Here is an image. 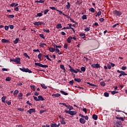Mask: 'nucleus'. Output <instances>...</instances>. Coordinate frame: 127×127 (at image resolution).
<instances>
[{
	"label": "nucleus",
	"instance_id": "nucleus-9",
	"mask_svg": "<svg viewBox=\"0 0 127 127\" xmlns=\"http://www.w3.org/2000/svg\"><path fill=\"white\" fill-rule=\"evenodd\" d=\"M15 62L16 63V64H20V58H16L15 59Z\"/></svg>",
	"mask_w": 127,
	"mask_h": 127
},
{
	"label": "nucleus",
	"instance_id": "nucleus-26",
	"mask_svg": "<svg viewBox=\"0 0 127 127\" xmlns=\"http://www.w3.org/2000/svg\"><path fill=\"white\" fill-rule=\"evenodd\" d=\"M42 12H43V11H41V12L38 13L37 14L36 17H37V16H38L39 17H40L41 16H42V15H43Z\"/></svg>",
	"mask_w": 127,
	"mask_h": 127
},
{
	"label": "nucleus",
	"instance_id": "nucleus-31",
	"mask_svg": "<svg viewBox=\"0 0 127 127\" xmlns=\"http://www.w3.org/2000/svg\"><path fill=\"white\" fill-rule=\"evenodd\" d=\"M100 85H101V86H102L103 87H105V86H106V83L104 81L101 82Z\"/></svg>",
	"mask_w": 127,
	"mask_h": 127
},
{
	"label": "nucleus",
	"instance_id": "nucleus-28",
	"mask_svg": "<svg viewBox=\"0 0 127 127\" xmlns=\"http://www.w3.org/2000/svg\"><path fill=\"white\" fill-rule=\"evenodd\" d=\"M31 89L35 91V85H33L30 86Z\"/></svg>",
	"mask_w": 127,
	"mask_h": 127
},
{
	"label": "nucleus",
	"instance_id": "nucleus-12",
	"mask_svg": "<svg viewBox=\"0 0 127 127\" xmlns=\"http://www.w3.org/2000/svg\"><path fill=\"white\" fill-rule=\"evenodd\" d=\"M1 42L2 43H9V41L8 40H6L5 39H2L1 40Z\"/></svg>",
	"mask_w": 127,
	"mask_h": 127
},
{
	"label": "nucleus",
	"instance_id": "nucleus-54",
	"mask_svg": "<svg viewBox=\"0 0 127 127\" xmlns=\"http://www.w3.org/2000/svg\"><path fill=\"white\" fill-rule=\"evenodd\" d=\"M45 112H46V110H40V115H42V114H43V113H45Z\"/></svg>",
	"mask_w": 127,
	"mask_h": 127
},
{
	"label": "nucleus",
	"instance_id": "nucleus-37",
	"mask_svg": "<svg viewBox=\"0 0 127 127\" xmlns=\"http://www.w3.org/2000/svg\"><path fill=\"white\" fill-rule=\"evenodd\" d=\"M57 28L60 29L62 28V25H61V24H59L57 25Z\"/></svg>",
	"mask_w": 127,
	"mask_h": 127
},
{
	"label": "nucleus",
	"instance_id": "nucleus-18",
	"mask_svg": "<svg viewBox=\"0 0 127 127\" xmlns=\"http://www.w3.org/2000/svg\"><path fill=\"white\" fill-rule=\"evenodd\" d=\"M60 92L61 93V94H62L63 95H64V96H68V93L64 92L63 90H60Z\"/></svg>",
	"mask_w": 127,
	"mask_h": 127
},
{
	"label": "nucleus",
	"instance_id": "nucleus-50",
	"mask_svg": "<svg viewBox=\"0 0 127 127\" xmlns=\"http://www.w3.org/2000/svg\"><path fill=\"white\" fill-rule=\"evenodd\" d=\"M118 93H119V92L118 91H111V93L112 94V95H115V94H118Z\"/></svg>",
	"mask_w": 127,
	"mask_h": 127
},
{
	"label": "nucleus",
	"instance_id": "nucleus-10",
	"mask_svg": "<svg viewBox=\"0 0 127 127\" xmlns=\"http://www.w3.org/2000/svg\"><path fill=\"white\" fill-rule=\"evenodd\" d=\"M79 122H80V124H82V125H84V124L86 123V120H85V119H84L83 118H80L79 119Z\"/></svg>",
	"mask_w": 127,
	"mask_h": 127
},
{
	"label": "nucleus",
	"instance_id": "nucleus-64",
	"mask_svg": "<svg viewBox=\"0 0 127 127\" xmlns=\"http://www.w3.org/2000/svg\"><path fill=\"white\" fill-rule=\"evenodd\" d=\"M14 5H15V3H12L10 5V6L13 7V6H14Z\"/></svg>",
	"mask_w": 127,
	"mask_h": 127
},
{
	"label": "nucleus",
	"instance_id": "nucleus-53",
	"mask_svg": "<svg viewBox=\"0 0 127 127\" xmlns=\"http://www.w3.org/2000/svg\"><path fill=\"white\" fill-rule=\"evenodd\" d=\"M5 80L6 81H8V82H9V81L11 80V78L9 77H7L6 78Z\"/></svg>",
	"mask_w": 127,
	"mask_h": 127
},
{
	"label": "nucleus",
	"instance_id": "nucleus-29",
	"mask_svg": "<svg viewBox=\"0 0 127 127\" xmlns=\"http://www.w3.org/2000/svg\"><path fill=\"white\" fill-rule=\"evenodd\" d=\"M74 81L77 82V83H80L81 82V79L80 78H74Z\"/></svg>",
	"mask_w": 127,
	"mask_h": 127
},
{
	"label": "nucleus",
	"instance_id": "nucleus-36",
	"mask_svg": "<svg viewBox=\"0 0 127 127\" xmlns=\"http://www.w3.org/2000/svg\"><path fill=\"white\" fill-rule=\"evenodd\" d=\"M80 69L81 71H82V72H85V71H86V68L84 66H82Z\"/></svg>",
	"mask_w": 127,
	"mask_h": 127
},
{
	"label": "nucleus",
	"instance_id": "nucleus-2",
	"mask_svg": "<svg viewBox=\"0 0 127 127\" xmlns=\"http://www.w3.org/2000/svg\"><path fill=\"white\" fill-rule=\"evenodd\" d=\"M64 112L66 114H68L69 115H70V116H75V115H77V112L76 111H69L65 110Z\"/></svg>",
	"mask_w": 127,
	"mask_h": 127
},
{
	"label": "nucleus",
	"instance_id": "nucleus-21",
	"mask_svg": "<svg viewBox=\"0 0 127 127\" xmlns=\"http://www.w3.org/2000/svg\"><path fill=\"white\" fill-rule=\"evenodd\" d=\"M72 39V37L70 36L66 39V41L68 43H70L71 42V40Z\"/></svg>",
	"mask_w": 127,
	"mask_h": 127
},
{
	"label": "nucleus",
	"instance_id": "nucleus-5",
	"mask_svg": "<svg viewBox=\"0 0 127 127\" xmlns=\"http://www.w3.org/2000/svg\"><path fill=\"white\" fill-rule=\"evenodd\" d=\"M68 67L70 68L69 71L70 72H72V73H78V71H77V70L74 69V68L73 67H71V65H69Z\"/></svg>",
	"mask_w": 127,
	"mask_h": 127
},
{
	"label": "nucleus",
	"instance_id": "nucleus-59",
	"mask_svg": "<svg viewBox=\"0 0 127 127\" xmlns=\"http://www.w3.org/2000/svg\"><path fill=\"white\" fill-rule=\"evenodd\" d=\"M89 86H90V87H97V85H95V84H92V83H90V85H89Z\"/></svg>",
	"mask_w": 127,
	"mask_h": 127
},
{
	"label": "nucleus",
	"instance_id": "nucleus-34",
	"mask_svg": "<svg viewBox=\"0 0 127 127\" xmlns=\"http://www.w3.org/2000/svg\"><path fill=\"white\" fill-rule=\"evenodd\" d=\"M89 10L90 11H91V12H93V13L95 12V9L93 7L90 8V9H89Z\"/></svg>",
	"mask_w": 127,
	"mask_h": 127
},
{
	"label": "nucleus",
	"instance_id": "nucleus-8",
	"mask_svg": "<svg viewBox=\"0 0 127 127\" xmlns=\"http://www.w3.org/2000/svg\"><path fill=\"white\" fill-rule=\"evenodd\" d=\"M118 73H121L122 75V76H127V74L125 72V71H120V70H117Z\"/></svg>",
	"mask_w": 127,
	"mask_h": 127
},
{
	"label": "nucleus",
	"instance_id": "nucleus-14",
	"mask_svg": "<svg viewBox=\"0 0 127 127\" xmlns=\"http://www.w3.org/2000/svg\"><path fill=\"white\" fill-rule=\"evenodd\" d=\"M61 122L62 125H66V122H65V118H62V120Z\"/></svg>",
	"mask_w": 127,
	"mask_h": 127
},
{
	"label": "nucleus",
	"instance_id": "nucleus-23",
	"mask_svg": "<svg viewBox=\"0 0 127 127\" xmlns=\"http://www.w3.org/2000/svg\"><path fill=\"white\" fill-rule=\"evenodd\" d=\"M49 50L50 52H54V51H56L55 48H51V47L49 48Z\"/></svg>",
	"mask_w": 127,
	"mask_h": 127
},
{
	"label": "nucleus",
	"instance_id": "nucleus-19",
	"mask_svg": "<svg viewBox=\"0 0 127 127\" xmlns=\"http://www.w3.org/2000/svg\"><path fill=\"white\" fill-rule=\"evenodd\" d=\"M39 101H44L45 99L43 98V97L42 96L40 95L38 97Z\"/></svg>",
	"mask_w": 127,
	"mask_h": 127
},
{
	"label": "nucleus",
	"instance_id": "nucleus-25",
	"mask_svg": "<svg viewBox=\"0 0 127 127\" xmlns=\"http://www.w3.org/2000/svg\"><path fill=\"white\" fill-rule=\"evenodd\" d=\"M18 41H19V38H16L15 40L13 41L14 44H17V43H18Z\"/></svg>",
	"mask_w": 127,
	"mask_h": 127
},
{
	"label": "nucleus",
	"instance_id": "nucleus-42",
	"mask_svg": "<svg viewBox=\"0 0 127 127\" xmlns=\"http://www.w3.org/2000/svg\"><path fill=\"white\" fill-rule=\"evenodd\" d=\"M41 56H42V54L40 53L38 55V59H39L40 61H41Z\"/></svg>",
	"mask_w": 127,
	"mask_h": 127
},
{
	"label": "nucleus",
	"instance_id": "nucleus-1",
	"mask_svg": "<svg viewBox=\"0 0 127 127\" xmlns=\"http://www.w3.org/2000/svg\"><path fill=\"white\" fill-rule=\"evenodd\" d=\"M113 13L116 15V16H121L123 13L121 11H118L117 10H114Z\"/></svg>",
	"mask_w": 127,
	"mask_h": 127
},
{
	"label": "nucleus",
	"instance_id": "nucleus-49",
	"mask_svg": "<svg viewBox=\"0 0 127 127\" xmlns=\"http://www.w3.org/2000/svg\"><path fill=\"white\" fill-rule=\"evenodd\" d=\"M7 17L8 18H13V17H14V15H8L7 16Z\"/></svg>",
	"mask_w": 127,
	"mask_h": 127
},
{
	"label": "nucleus",
	"instance_id": "nucleus-61",
	"mask_svg": "<svg viewBox=\"0 0 127 127\" xmlns=\"http://www.w3.org/2000/svg\"><path fill=\"white\" fill-rule=\"evenodd\" d=\"M50 8L51 9H52V10H56V8H55V7H54V6L50 7Z\"/></svg>",
	"mask_w": 127,
	"mask_h": 127
},
{
	"label": "nucleus",
	"instance_id": "nucleus-6",
	"mask_svg": "<svg viewBox=\"0 0 127 127\" xmlns=\"http://www.w3.org/2000/svg\"><path fill=\"white\" fill-rule=\"evenodd\" d=\"M91 67L93 68H101V65H100L98 64H95L91 65Z\"/></svg>",
	"mask_w": 127,
	"mask_h": 127
},
{
	"label": "nucleus",
	"instance_id": "nucleus-48",
	"mask_svg": "<svg viewBox=\"0 0 127 127\" xmlns=\"http://www.w3.org/2000/svg\"><path fill=\"white\" fill-rule=\"evenodd\" d=\"M82 19L83 20L87 19V15H83L82 17Z\"/></svg>",
	"mask_w": 127,
	"mask_h": 127
},
{
	"label": "nucleus",
	"instance_id": "nucleus-60",
	"mask_svg": "<svg viewBox=\"0 0 127 127\" xmlns=\"http://www.w3.org/2000/svg\"><path fill=\"white\" fill-rule=\"evenodd\" d=\"M46 58L47 59H48V60H49V61H52V60H51V59L49 58V57L48 56V55H47V56H46Z\"/></svg>",
	"mask_w": 127,
	"mask_h": 127
},
{
	"label": "nucleus",
	"instance_id": "nucleus-11",
	"mask_svg": "<svg viewBox=\"0 0 127 127\" xmlns=\"http://www.w3.org/2000/svg\"><path fill=\"white\" fill-rule=\"evenodd\" d=\"M20 70L22 71V72H25V73H27V71H28V68H25L23 67L22 68H20Z\"/></svg>",
	"mask_w": 127,
	"mask_h": 127
},
{
	"label": "nucleus",
	"instance_id": "nucleus-38",
	"mask_svg": "<svg viewBox=\"0 0 127 127\" xmlns=\"http://www.w3.org/2000/svg\"><path fill=\"white\" fill-rule=\"evenodd\" d=\"M41 86L43 89H47V86H45V84H41Z\"/></svg>",
	"mask_w": 127,
	"mask_h": 127
},
{
	"label": "nucleus",
	"instance_id": "nucleus-47",
	"mask_svg": "<svg viewBox=\"0 0 127 127\" xmlns=\"http://www.w3.org/2000/svg\"><path fill=\"white\" fill-rule=\"evenodd\" d=\"M17 111H19L20 112H24V109L22 108H19L17 109Z\"/></svg>",
	"mask_w": 127,
	"mask_h": 127
},
{
	"label": "nucleus",
	"instance_id": "nucleus-40",
	"mask_svg": "<svg viewBox=\"0 0 127 127\" xmlns=\"http://www.w3.org/2000/svg\"><path fill=\"white\" fill-rule=\"evenodd\" d=\"M5 103H6V104H7V105H8L9 106H10V105H11V102L8 101L7 100H6L5 101Z\"/></svg>",
	"mask_w": 127,
	"mask_h": 127
},
{
	"label": "nucleus",
	"instance_id": "nucleus-32",
	"mask_svg": "<svg viewBox=\"0 0 127 127\" xmlns=\"http://www.w3.org/2000/svg\"><path fill=\"white\" fill-rule=\"evenodd\" d=\"M24 56H25L26 57V58H28V59H30V58L29 57L28 55H27V54L26 53H24Z\"/></svg>",
	"mask_w": 127,
	"mask_h": 127
},
{
	"label": "nucleus",
	"instance_id": "nucleus-33",
	"mask_svg": "<svg viewBox=\"0 0 127 127\" xmlns=\"http://www.w3.org/2000/svg\"><path fill=\"white\" fill-rule=\"evenodd\" d=\"M56 10L57 11H58L59 12H60V15H61L62 14H63H63H64V13H63V12H62V11H61V10H58L57 9H56Z\"/></svg>",
	"mask_w": 127,
	"mask_h": 127
},
{
	"label": "nucleus",
	"instance_id": "nucleus-52",
	"mask_svg": "<svg viewBox=\"0 0 127 127\" xmlns=\"http://www.w3.org/2000/svg\"><path fill=\"white\" fill-rule=\"evenodd\" d=\"M104 96H105V97H109V93L105 92Z\"/></svg>",
	"mask_w": 127,
	"mask_h": 127
},
{
	"label": "nucleus",
	"instance_id": "nucleus-57",
	"mask_svg": "<svg viewBox=\"0 0 127 127\" xmlns=\"http://www.w3.org/2000/svg\"><path fill=\"white\" fill-rule=\"evenodd\" d=\"M60 104V105H63V106H64V107H66V108H67V107H68V105H67L65 103H61Z\"/></svg>",
	"mask_w": 127,
	"mask_h": 127
},
{
	"label": "nucleus",
	"instance_id": "nucleus-43",
	"mask_svg": "<svg viewBox=\"0 0 127 127\" xmlns=\"http://www.w3.org/2000/svg\"><path fill=\"white\" fill-rule=\"evenodd\" d=\"M60 67L61 69H62V70H64V69H65V66L63 64H61L60 65Z\"/></svg>",
	"mask_w": 127,
	"mask_h": 127
},
{
	"label": "nucleus",
	"instance_id": "nucleus-45",
	"mask_svg": "<svg viewBox=\"0 0 127 127\" xmlns=\"http://www.w3.org/2000/svg\"><path fill=\"white\" fill-rule=\"evenodd\" d=\"M51 127H57V124H51Z\"/></svg>",
	"mask_w": 127,
	"mask_h": 127
},
{
	"label": "nucleus",
	"instance_id": "nucleus-27",
	"mask_svg": "<svg viewBox=\"0 0 127 127\" xmlns=\"http://www.w3.org/2000/svg\"><path fill=\"white\" fill-rule=\"evenodd\" d=\"M114 127H121L122 126L121 125H119L116 122L114 123Z\"/></svg>",
	"mask_w": 127,
	"mask_h": 127
},
{
	"label": "nucleus",
	"instance_id": "nucleus-16",
	"mask_svg": "<svg viewBox=\"0 0 127 127\" xmlns=\"http://www.w3.org/2000/svg\"><path fill=\"white\" fill-rule=\"evenodd\" d=\"M52 97H56V98H58L59 97H60L61 96V94H59V93H57V94H52Z\"/></svg>",
	"mask_w": 127,
	"mask_h": 127
},
{
	"label": "nucleus",
	"instance_id": "nucleus-46",
	"mask_svg": "<svg viewBox=\"0 0 127 127\" xmlns=\"http://www.w3.org/2000/svg\"><path fill=\"white\" fill-rule=\"evenodd\" d=\"M34 99L36 101V102H39V100L38 99V98H37V97L36 96H33Z\"/></svg>",
	"mask_w": 127,
	"mask_h": 127
},
{
	"label": "nucleus",
	"instance_id": "nucleus-17",
	"mask_svg": "<svg viewBox=\"0 0 127 127\" xmlns=\"http://www.w3.org/2000/svg\"><path fill=\"white\" fill-rule=\"evenodd\" d=\"M33 24H34V25H37V26H39V25H41V22L40 21L35 22Z\"/></svg>",
	"mask_w": 127,
	"mask_h": 127
},
{
	"label": "nucleus",
	"instance_id": "nucleus-13",
	"mask_svg": "<svg viewBox=\"0 0 127 127\" xmlns=\"http://www.w3.org/2000/svg\"><path fill=\"white\" fill-rule=\"evenodd\" d=\"M116 118L117 119V120H119L120 121H122V122H124L125 121V119L124 118V117H120L116 116Z\"/></svg>",
	"mask_w": 127,
	"mask_h": 127
},
{
	"label": "nucleus",
	"instance_id": "nucleus-62",
	"mask_svg": "<svg viewBox=\"0 0 127 127\" xmlns=\"http://www.w3.org/2000/svg\"><path fill=\"white\" fill-rule=\"evenodd\" d=\"M121 69L123 70H127V66H123L121 67Z\"/></svg>",
	"mask_w": 127,
	"mask_h": 127
},
{
	"label": "nucleus",
	"instance_id": "nucleus-3",
	"mask_svg": "<svg viewBox=\"0 0 127 127\" xmlns=\"http://www.w3.org/2000/svg\"><path fill=\"white\" fill-rule=\"evenodd\" d=\"M35 65L36 66H39V67H42V68H47L48 67V65L46 64H41L36 63H35Z\"/></svg>",
	"mask_w": 127,
	"mask_h": 127
},
{
	"label": "nucleus",
	"instance_id": "nucleus-51",
	"mask_svg": "<svg viewBox=\"0 0 127 127\" xmlns=\"http://www.w3.org/2000/svg\"><path fill=\"white\" fill-rule=\"evenodd\" d=\"M64 48L67 49L68 48V44L65 43L64 46Z\"/></svg>",
	"mask_w": 127,
	"mask_h": 127
},
{
	"label": "nucleus",
	"instance_id": "nucleus-24",
	"mask_svg": "<svg viewBox=\"0 0 127 127\" xmlns=\"http://www.w3.org/2000/svg\"><path fill=\"white\" fill-rule=\"evenodd\" d=\"M66 108H67V109H68L69 112H70L71 111V110H73V109H74L72 106H71L70 105H67V107H66Z\"/></svg>",
	"mask_w": 127,
	"mask_h": 127
},
{
	"label": "nucleus",
	"instance_id": "nucleus-41",
	"mask_svg": "<svg viewBox=\"0 0 127 127\" xmlns=\"http://www.w3.org/2000/svg\"><path fill=\"white\" fill-rule=\"evenodd\" d=\"M43 30L44 32H46L47 33H49V32H50V30H49V29L46 30V29H43Z\"/></svg>",
	"mask_w": 127,
	"mask_h": 127
},
{
	"label": "nucleus",
	"instance_id": "nucleus-55",
	"mask_svg": "<svg viewBox=\"0 0 127 127\" xmlns=\"http://www.w3.org/2000/svg\"><path fill=\"white\" fill-rule=\"evenodd\" d=\"M49 11V10L47 9L44 11V14H47V13Z\"/></svg>",
	"mask_w": 127,
	"mask_h": 127
},
{
	"label": "nucleus",
	"instance_id": "nucleus-56",
	"mask_svg": "<svg viewBox=\"0 0 127 127\" xmlns=\"http://www.w3.org/2000/svg\"><path fill=\"white\" fill-rule=\"evenodd\" d=\"M9 26L10 29H13V28H14L13 25H9Z\"/></svg>",
	"mask_w": 127,
	"mask_h": 127
},
{
	"label": "nucleus",
	"instance_id": "nucleus-30",
	"mask_svg": "<svg viewBox=\"0 0 127 127\" xmlns=\"http://www.w3.org/2000/svg\"><path fill=\"white\" fill-rule=\"evenodd\" d=\"M90 30H91V28H90V27H86L84 31H85L86 32H88V31H90Z\"/></svg>",
	"mask_w": 127,
	"mask_h": 127
},
{
	"label": "nucleus",
	"instance_id": "nucleus-4",
	"mask_svg": "<svg viewBox=\"0 0 127 127\" xmlns=\"http://www.w3.org/2000/svg\"><path fill=\"white\" fill-rule=\"evenodd\" d=\"M52 45L54 46V49L56 51V52H60V50L58 49V45H56L55 43H53Z\"/></svg>",
	"mask_w": 127,
	"mask_h": 127
},
{
	"label": "nucleus",
	"instance_id": "nucleus-44",
	"mask_svg": "<svg viewBox=\"0 0 127 127\" xmlns=\"http://www.w3.org/2000/svg\"><path fill=\"white\" fill-rule=\"evenodd\" d=\"M39 36L41 37V38H43V39H45V37H44V35L42 34H40Z\"/></svg>",
	"mask_w": 127,
	"mask_h": 127
},
{
	"label": "nucleus",
	"instance_id": "nucleus-39",
	"mask_svg": "<svg viewBox=\"0 0 127 127\" xmlns=\"http://www.w3.org/2000/svg\"><path fill=\"white\" fill-rule=\"evenodd\" d=\"M18 92H19L18 90H15L14 91V92L13 93L14 96H15V95H17V94H18Z\"/></svg>",
	"mask_w": 127,
	"mask_h": 127
},
{
	"label": "nucleus",
	"instance_id": "nucleus-7",
	"mask_svg": "<svg viewBox=\"0 0 127 127\" xmlns=\"http://www.w3.org/2000/svg\"><path fill=\"white\" fill-rule=\"evenodd\" d=\"M35 109H30L27 111V113H29L30 115H31L32 113H35Z\"/></svg>",
	"mask_w": 127,
	"mask_h": 127
},
{
	"label": "nucleus",
	"instance_id": "nucleus-20",
	"mask_svg": "<svg viewBox=\"0 0 127 127\" xmlns=\"http://www.w3.org/2000/svg\"><path fill=\"white\" fill-rule=\"evenodd\" d=\"M5 99H6V96L2 97L1 98V102H2V103H5Z\"/></svg>",
	"mask_w": 127,
	"mask_h": 127
},
{
	"label": "nucleus",
	"instance_id": "nucleus-58",
	"mask_svg": "<svg viewBox=\"0 0 127 127\" xmlns=\"http://www.w3.org/2000/svg\"><path fill=\"white\" fill-rule=\"evenodd\" d=\"M69 84L70 85H73V84H74V80H70L69 82Z\"/></svg>",
	"mask_w": 127,
	"mask_h": 127
},
{
	"label": "nucleus",
	"instance_id": "nucleus-35",
	"mask_svg": "<svg viewBox=\"0 0 127 127\" xmlns=\"http://www.w3.org/2000/svg\"><path fill=\"white\" fill-rule=\"evenodd\" d=\"M116 123H117L118 124H119V126H121L122 127V122H121L119 120H117L116 121Z\"/></svg>",
	"mask_w": 127,
	"mask_h": 127
},
{
	"label": "nucleus",
	"instance_id": "nucleus-22",
	"mask_svg": "<svg viewBox=\"0 0 127 127\" xmlns=\"http://www.w3.org/2000/svg\"><path fill=\"white\" fill-rule=\"evenodd\" d=\"M67 4L66 5V7L67 9H70L71 4H70V2H67Z\"/></svg>",
	"mask_w": 127,
	"mask_h": 127
},
{
	"label": "nucleus",
	"instance_id": "nucleus-15",
	"mask_svg": "<svg viewBox=\"0 0 127 127\" xmlns=\"http://www.w3.org/2000/svg\"><path fill=\"white\" fill-rule=\"evenodd\" d=\"M92 119H93L94 121H97V120H98V116L96 114H93L92 116Z\"/></svg>",
	"mask_w": 127,
	"mask_h": 127
},
{
	"label": "nucleus",
	"instance_id": "nucleus-63",
	"mask_svg": "<svg viewBox=\"0 0 127 127\" xmlns=\"http://www.w3.org/2000/svg\"><path fill=\"white\" fill-rule=\"evenodd\" d=\"M118 25H119V23H116L115 25H114L112 27L113 28H115V27H117V26H118Z\"/></svg>",
	"mask_w": 127,
	"mask_h": 127
}]
</instances>
